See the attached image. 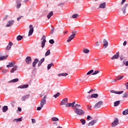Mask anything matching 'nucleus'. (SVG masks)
<instances>
[{"instance_id":"dca6fc26","label":"nucleus","mask_w":128,"mask_h":128,"mask_svg":"<svg viewBox=\"0 0 128 128\" xmlns=\"http://www.w3.org/2000/svg\"><path fill=\"white\" fill-rule=\"evenodd\" d=\"M98 94H94L91 95L90 96H87V98H98Z\"/></svg>"},{"instance_id":"473e14b6","label":"nucleus","mask_w":128,"mask_h":128,"mask_svg":"<svg viewBox=\"0 0 128 128\" xmlns=\"http://www.w3.org/2000/svg\"><path fill=\"white\" fill-rule=\"evenodd\" d=\"M60 96V93L57 92L56 94L54 95V98H58V96Z\"/></svg>"},{"instance_id":"423d86ee","label":"nucleus","mask_w":128,"mask_h":128,"mask_svg":"<svg viewBox=\"0 0 128 128\" xmlns=\"http://www.w3.org/2000/svg\"><path fill=\"white\" fill-rule=\"evenodd\" d=\"M30 30L28 34V36H32V34H34V26L30 24L29 26Z\"/></svg>"},{"instance_id":"a878e982","label":"nucleus","mask_w":128,"mask_h":128,"mask_svg":"<svg viewBox=\"0 0 128 128\" xmlns=\"http://www.w3.org/2000/svg\"><path fill=\"white\" fill-rule=\"evenodd\" d=\"M38 62V59H35L34 62H32V66L33 68H34L36 66V64Z\"/></svg>"},{"instance_id":"4be33fe9","label":"nucleus","mask_w":128,"mask_h":128,"mask_svg":"<svg viewBox=\"0 0 128 128\" xmlns=\"http://www.w3.org/2000/svg\"><path fill=\"white\" fill-rule=\"evenodd\" d=\"M82 52H84V54H90V50L86 48H84L82 49Z\"/></svg>"},{"instance_id":"0e129e2a","label":"nucleus","mask_w":128,"mask_h":128,"mask_svg":"<svg viewBox=\"0 0 128 128\" xmlns=\"http://www.w3.org/2000/svg\"><path fill=\"white\" fill-rule=\"evenodd\" d=\"M126 44H127V42L126 41H124L123 43V46H126Z\"/></svg>"},{"instance_id":"e2e57ef3","label":"nucleus","mask_w":128,"mask_h":128,"mask_svg":"<svg viewBox=\"0 0 128 128\" xmlns=\"http://www.w3.org/2000/svg\"><path fill=\"white\" fill-rule=\"evenodd\" d=\"M87 108L88 110H90L92 108V106H90V105H88Z\"/></svg>"},{"instance_id":"bf43d9fd","label":"nucleus","mask_w":128,"mask_h":128,"mask_svg":"<svg viewBox=\"0 0 128 128\" xmlns=\"http://www.w3.org/2000/svg\"><path fill=\"white\" fill-rule=\"evenodd\" d=\"M10 48H12V47L10 46H7L6 50H10Z\"/></svg>"},{"instance_id":"0eeeda50","label":"nucleus","mask_w":128,"mask_h":128,"mask_svg":"<svg viewBox=\"0 0 128 128\" xmlns=\"http://www.w3.org/2000/svg\"><path fill=\"white\" fill-rule=\"evenodd\" d=\"M118 124V119L116 118H114V121L112 122V128H114V126H116Z\"/></svg>"},{"instance_id":"b1692460","label":"nucleus","mask_w":128,"mask_h":128,"mask_svg":"<svg viewBox=\"0 0 128 128\" xmlns=\"http://www.w3.org/2000/svg\"><path fill=\"white\" fill-rule=\"evenodd\" d=\"M22 117H21L18 118L14 119L13 120L14 122H22Z\"/></svg>"},{"instance_id":"13d9d810","label":"nucleus","mask_w":128,"mask_h":128,"mask_svg":"<svg viewBox=\"0 0 128 128\" xmlns=\"http://www.w3.org/2000/svg\"><path fill=\"white\" fill-rule=\"evenodd\" d=\"M14 72H16V71L14 70L13 68H12L11 69V70H10V72H11L12 74Z\"/></svg>"},{"instance_id":"6e6d98bb","label":"nucleus","mask_w":128,"mask_h":128,"mask_svg":"<svg viewBox=\"0 0 128 128\" xmlns=\"http://www.w3.org/2000/svg\"><path fill=\"white\" fill-rule=\"evenodd\" d=\"M32 124H36V119L32 118Z\"/></svg>"},{"instance_id":"864d4df0","label":"nucleus","mask_w":128,"mask_h":128,"mask_svg":"<svg viewBox=\"0 0 128 128\" xmlns=\"http://www.w3.org/2000/svg\"><path fill=\"white\" fill-rule=\"evenodd\" d=\"M44 108L43 106H38L36 108L37 110H40Z\"/></svg>"},{"instance_id":"79ce46f5","label":"nucleus","mask_w":128,"mask_h":128,"mask_svg":"<svg viewBox=\"0 0 128 128\" xmlns=\"http://www.w3.org/2000/svg\"><path fill=\"white\" fill-rule=\"evenodd\" d=\"M80 122L82 123V124H83V125L86 124V120H84V119H81L80 120Z\"/></svg>"},{"instance_id":"a211bd4d","label":"nucleus","mask_w":128,"mask_h":128,"mask_svg":"<svg viewBox=\"0 0 128 128\" xmlns=\"http://www.w3.org/2000/svg\"><path fill=\"white\" fill-rule=\"evenodd\" d=\"M96 120H92L90 122L88 126H94V124H96Z\"/></svg>"},{"instance_id":"5fc2aeb1","label":"nucleus","mask_w":128,"mask_h":128,"mask_svg":"<svg viewBox=\"0 0 128 128\" xmlns=\"http://www.w3.org/2000/svg\"><path fill=\"white\" fill-rule=\"evenodd\" d=\"M65 106H66V108H70V103L67 102V104Z\"/></svg>"},{"instance_id":"ea45409f","label":"nucleus","mask_w":128,"mask_h":128,"mask_svg":"<svg viewBox=\"0 0 128 128\" xmlns=\"http://www.w3.org/2000/svg\"><path fill=\"white\" fill-rule=\"evenodd\" d=\"M100 74V70H95L93 73L92 74V76H96V74Z\"/></svg>"},{"instance_id":"3c124183","label":"nucleus","mask_w":128,"mask_h":128,"mask_svg":"<svg viewBox=\"0 0 128 128\" xmlns=\"http://www.w3.org/2000/svg\"><path fill=\"white\" fill-rule=\"evenodd\" d=\"M49 42L50 44H54V40L51 39L49 40Z\"/></svg>"},{"instance_id":"4d7b16f0","label":"nucleus","mask_w":128,"mask_h":128,"mask_svg":"<svg viewBox=\"0 0 128 128\" xmlns=\"http://www.w3.org/2000/svg\"><path fill=\"white\" fill-rule=\"evenodd\" d=\"M96 46H100V42H96Z\"/></svg>"},{"instance_id":"8fccbe9b","label":"nucleus","mask_w":128,"mask_h":128,"mask_svg":"<svg viewBox=\"0 0 128 128\" xmlns=\"http://www.w3.org/2000/svg\"><path fill=\"white\" fill-rule=\"evenodd\" d=\"M92 120V117L90 116H87V120Z\"/></svg>"},{"instance_id":"412c9836","label":"nucleus","mask_w":128,"mask_h":128,"mask_svg":"<svg viewBox=\"0 0 128 128\" xmlns=\"http://www.w3.org/2000/svg\"><path fill=\"white\" fill-rule=\"evenodd\" d=\"M14 64H16L14 62H9L8 64L6 66V68H12Z\"/></svg>"},{"instance_id":"603ef678","label":"nucleus","mask_w":128,"mask_h":128,"mask_svg":"<svg viewBox=\"0 0 128 128\" xmlns=\"http://www.w3.org/2000/svg\"><path fill=\"white\" fill-rule=\"evenodd\" d=\"M118 78V80H122L123 78H124V76H120Z\"/></svg>"},{"instance_id":"69168bd1","label":"nucleus","mask_w":128,"mask_h":128,"mask_svg":"<svg viewBox=\"0 0 128 128\" xmlns=\"http://www.w3.org/2000/svg\"><path fill=\"white\" fill-rule=\"evenodd\" d=\"M8 46H11L12 47V42H9Z\"/></svg>"},{"instance_id":"2f4dec72","label":"nucleus","mask_w":128,"mask_h":128,"mask_svg":"<svg viewBox=\"0 0 128 128\" xmlns=\"http://www.w3.org/2000/svg\"><path fill=\"white\" fill-rule=\"evenodd\" d=\"M120 100L116 101L114 102V106H118L120 105Z\"/></svg>"},{"instance_id":"c756f323","label":"nucleus","mask_w":128,"mask_h":128,"mask_svg":"<svg viewBox=\"0 0 128 128\" xmlns=\"http://www.w3.org/2000/svg\"><path fill=\"white\" fill-rule=\"evenodd\" d=\"M52 66H54V63L52 62L48 65V67H47L48 70H50V68H52Z\"/></svg>"},{"instance_id":"2eb2a0df","label":"nucleus","mask_w":128,"mask_h":128,"mask_svg":"<svg viewBox=\"0 0 128 128\" xmlns=\"http://www.w3.org/2000/svg\"><path fill=\"white\" fill-rule=\"evenodd\" d=\"M103 46L104 48H106L108 46V42L106 39H104L103 40Z\"/></svg>"},{"instance_id":"ddd939ff","label":"nucleus","mask_w":128,"mask_h":128,"mask_svg":"<svg viewBox=\"0 0 128 128\" xmlns=\"http://www.w3.org/2000/svg\"><path fill=\"white\" fill-rule=\"evenodd\" d=\"M28 98H30V94H26V95L22 96L20 98V100H21L22 102H26V100H28Z\"/></svg>"},{"instance_id":"bb28decb","label":"nucleus","mask_w":128,"mask_h":128,"mask_svg":"<svg viewBox=\"0 0 128 128\" xmlns=\"http://www.w3.org/2000/svg\"><path fill=\"white\" fill-rule=\"evenodd\" d=\"M53 15L54 12H52V11L50 12L47 16L48 20H50V18H52V16Z\"/></svg>"},{"instance_id":"393cba45","label":"nucleus","mask_w":128,"mask_h":128,"mask_svg":"<svg viewBox=\"0 0 128 128\" xmlns=\"http://www.w3.org/2000/svg\"><path fill=\"white\" fill-rule=\"evenodd\" d=\"M44 62V58H42L38 62V67L40 68V66H42V64Z\"/></svg>"},{"instance_id":"f3484780","label":"nucleus","mask_w":128,"mask_h":128,"mask_svg":"<svg viewBox=\"0 0 128 128\" xmlns=\"http://www.w3.org/2000/svg\"><path fill=\"white\" fill-rule=\"evenodd\" d=\"M28 84H22L21 86H18V88L20 89L28 88Z\"/></svg>"},{"instance_id":"9b49d317","label":"nucleus","mask_w":128,"mask_h":128,"mask_svg":"<svg viewBox=\"0 0 128 128\" xmlns=\"http://www.w3.org/2000/svg\"><path fill=\"white\" fill-rule=\"evenodd\" d=\"M110 92H111V94H124V91L118 92L114 90H111Z\"/></svg>"},{"instance_id":"f03ea898","label":"nucleus","mask_w":128,"mask_h":128,"mask_svg":"<svg viewBox=\"0 0 128 128\" xmlns=\"http://www.w3.org/2000/svg\"><path fill=\"white\" fill-rule=\"evenodd\" d=\"M76 31H74L72 32V34L68 38L67 42H70L71 40H72L76 37Z\"/></svg>"},{"instance_id":"774afa93","label":"nucleus","mask_w":128,"mask_h":128,"mask_svg":"<svg viewBox=\"0 0 128 128\" xmlns=\"http://www.w3.org/2000/svg\"><path fill=\"white\" fill-rule=\"evenodd\" d=\"M18 112H22V108H20V107H18Z\"/></svg>"},{"instance_id":"052dcab7","label":"nucleus","mask_w":128,"mask_h":128,"mask_svg":"<svg viewBox=\"0 0 128 128\" xmlns=\"http://www.w3.org/2000/svg\"><path fill=\"white\" fill-rule=\"evenodd\" d=\"M126 0H122V2H121V5L124 4V2H126Z\"/></svg>"},{"instance_id":"c03bdc74","label":"nucleus","mask_w":128,"mask_h":128,"mask_svg":"<svg viewBox=\"0 0 128 128\" xmlns=\"http://www.w3.org/2000/svg\"><path fill=\"white\" fill-rule=\"evenodd\" d=\"M54 32V26H52V30L50 34H53Z\"/></svg>"},{"instance_id":"58836bf2","label":"nucleus","mask_w":128,"mask_h":128,"mask_svg":"<svg viewBox=\"0 0 128 128\" xmlns=\"http://www.w3.org/2000/svg\"><path fill=\"white\" fill-rule=\"evenodd\" d=\"M16 40H22V36L20 35H18L16 37Z\"/></svg>"},{"instance_id":"cd10ccee","label":"nucleus","mask_w":128,"mask_h":128,"mask_svg":"<svg viewBox=\"0 0 128 128\" xmlns=\"http://www.w3.org/2000/svg\"><path fill=\"white\" fill-rule=\"evenodd\" d=\"M18 82V78H16L15 79H13L10 81H8L9 84L10 82Z\"/></svg>"},{"instance_id":"09e8293b","label":"nucleus","mask_w":128,"mask_h":128,"mask_svg":"<svg viewBox=\"0 0 128 128\" xmlns=\"http://www.w3.org/2000/svg\"><path fill=\"white\" fill-rule=\"evenodd\" d=\"M128 92H125L123 94L122 98H128Z\"/></svg>"},{"instance_id":"1a4fd4ad","label":"nucleus","mask_w":128,"mask_h":128,"mask_svg":"<svg viewBox=\"0 0 128 128\" xmlns=\"http://www.w3.org/2000/svg\"><path fill=\"white\" fill-rule=\"evenodd\" d=\"M14 23V20H10L7 22L6 27V28H10V26H12V24Z\"/></svg>"},{"instance_id":"6e6552de","label":"nucleus","mask_w":128,"mask_h":128,"mask_svg":"<svg viewBox=\"0 0 128 128\" xmlns=\"http://www.w3.org/2000/svg\"><path fill=\"white\" fill-rule=\"evenodd\" d=\"M68 102V98H64L61 100L60 102V106H66Z\"/></svg>"},{"instance_id":"f257e3e1","label":"nucleus","mask_w":128,"mask_h":128,"mask_svg":"<svg viewBox=\"0 0 128 128\" xmlns=\"http://www.w3.org/2000/svg\"><path fill=\"white\" fill-rule=\"evenodd\" d=\"M74 112L78 114V116H84L86 112L80 108H76L74 110Z\"/></svg>"},{"instance_id":"6ab92c4d","label":"nucleus","mask_w":128,"mask_h":128,"mask_svg":"<svg viewBox=\"0 0 128 128\" xmlns=\"http://www.w3.org/2000/svg\"><path fill=\"white\" fill-rule=\"evenodd\" d=\"M22 2V0H17L16 2V8H20V6H22V4H20Z\"/></svg>"},{"instance_id":"4468645a","label":"nucleus","mask_w":128,"mask_h":128,"mask_svg":"<svg viewBox=\"0 0 128 128\" xmlns=\"http://www.w3.org/2000/svg\"><path fill=\"white\" fill-rule=\"evenodd\" d=\"M128 4H126L122 8V11L124 14H126V8H128Z\"/></svg>"},{"instance_id":"e433bc0d","label":"nucleus","mask_w":128,"mask_h":128,"mask_svg":"<svg viewBox=\"0 0 128 128\" xmlns=\"http://www.w3.org/2000/svg\"><path fill=\"white\" fill-rule=\"evenodd\" d=\"M52 122H58V118L56 117H52Z\"/></svg>"},{"instance_id":"39448f33","label":"nucleus","mask_w":128,"mask_h":128,"mask_svg":"<svg viewBox=\"0 0 128 128\" xmlns=\"http://www.w3.org/2000/svg\"><path fill=\"white\" fill-rule=\"evenodd\" d=\"M41 40H42L41 43L42 48H44V46H46V36H42Z\"/></svg>"},{"instance_id":"338daca9","label":"nucleus","mask_w":128,"mask_h":128,"mask_svg":"<svg viewBox=\"0 0 128 128\" xmlns=\"http://www.w3.org/2000/svg\"><path fill=\"white\" fill-rule=\"evenodd\" d=\"M126 88H127V90H128V82H126L125 84Z\"/></svg>"},{"instance_id":"aec40b11","label":"nucleus","mask_w":128,"mask_h":128,"mask_svg":"<svg viewBox=\"0 0 128 128\" xmlns=\"http://www.w3.org/2000/svg\"><path fill=\"white\" fill-rule=\"evenodd\" d=\"M8 55H6L5 56H2L0 54V62L2 60H6L8 58Z\"/></svg>"},{"instance_id":"5701e85b","label":"nucleus","mask_w":128,"mask_h":128,"mask_svg":"<svg viewBox=\"0 0 128 128\" xmlns=\"http://www.w3.org/2000/svg\"><path fill=\"white\" fill-rule=\"evenodd\" d=\"M106 2H103L100 4L99 6V8H106Z\"/></svg>"},{"instance_id":"49530a36","label":"nucleus","mask_w":128,"mask_h":128,"mask_svg":"<svg viewBox=\"0 0 128 128\" xmlns=\"http://www.w3.org/2000/svg\"><path fill=\"white\" fill-rule=\"evenodd\" d=\"M120 60L122 62V60H124V55L123 54H121L120 56Z\"/></svg>"},{"instance_id":"4c0bfd02","label":"nucleus","mask_w":128,"mask_h":128,"mask_svg":"<svg viewBox=\"0 0 128 128\" xmlns=\"http://www.w3.org/2000/svg\"><path fill=\"white\" fill-rule=\"evenodd\" d=\"M126 60L124 59L122 62V64L121 65V66H126Z\"/></svg>"},{"instance_id":"72a5a7b5","label":"nucleus","mask_w":128,"mask_h":128,"mask_svg":"<svg viewBox=\"0 0 128 128\" xmlns=\"http://www.w3.org/2000/svg\"><path fill=\"white\" fill-rule=\"evenodd\" d=\"M50 50H48L45 54V56H50Z\"/></svg>"},{"instance_id":"680f3d73","label":"nucleus","mask_w":128,"mask_h":128,"mask_svg":"<svg viewBox=\"0 0 128 128\" xmlns=\"http://www.w3.org/2000/svg\"><path fill=\"white\" fill-rule=\"evenodd\" d=\"M22 18V16H20L18 17V18H17V20H18V22H20V18Z\"/></svg>"},{"instance_id":"de8ad7c7","label":"nucleus","mask_w":128,"mask_h":128,"mask_svg":"<svg viewBox=\"0 0 128 128\" xmlns=\"http://www.w3.org/2000/svg\"><path fill=\"white\" fill-rule=\"evenodd\" d=\"M17 68H18V66L17 65H15V66L14 65L13 70L16 72V70Z\"/></svg>"},{"instance_id":"f8f14e48","label":"nucleus","mask_w":128,"mask_h":128,"mask_svg":"<svg viewBox=\"0 0 128 128\" xmlns=\"http://www.w3.org/2000/svg\"><path fill=\"white\" fill-rule=\"evenodd\" d=\"M120 58V52H117L111 58V60H118Z\"/></svg>"},{"instance_id":"37998d69","label":"nucleus","mask_w":128,"mask_h":128,"mask_svg":"<svg viewBox=\"0 0 128 128\" xmlns=\"http://www.w3.org/2000/svg\"><path fill=\"white\" fill-rule=\"evenodd\" d=\"M72 18H78V14H74L72 16Z\"/></svg>"},{"instance_id":"7c9ffc66","label":"nucleus","mask_w":128,"mask_h":128,"mask_svg":"<svg viewBox=\"0 0 128 128\" xmlns=\"http://www.w3.org/2000/svg\"><path fill=\"white\" fill-rule=\"evenodd\" d=\"M68 74L67 73H61L58 74V76H66Z\"/></svg>"},{"instance_id":"c9c22d12","label":"nucleus","mask_w":128,"mask_h":128,"mask_svg":"<svg viewBox=\"0 0 128 128\" xmlns=\"http://www.w3.org/2000/svg\"><path fill=\"white\" fill-rule=\"evenodd\" d=\"M81 106H80V104H76L74 106V110H76V108H80Z\"/></svg>"},{"instance_id":"c85d7f7f","label":"nucleus","mask_w":128,"mask_h":128,"mask_svg":"<svg viewBox=\"0 0 128 128\" xmlns=\"http://www.w3.org/2000/svg\"><path fill=\"white\" fill-rule=\"evenodd\" d=\"M8 110V106H4L2 109V110L3 112H6V111Z\"/></svg>"},{"instance_id":"f704fd0d","label":"nucleus","mask_w":128,"mask_h":128,"mask_svg":"<svg viewBox=\"0 0 128 128\" xmlns=\"http://www.w3.org/2000/svg\"><path fill=\"white\" fill-rule=\"evenodd\" d=\"M122 114L124 116H126V114H128V109H126L125 110L123 111Z\"/></svg>"},{"instance_id":"a18cd8bd","label":"nucleus","mask_w":128,"mask_h":128,"mask_svg":"<svg viewBox=\"0 0 128 128\" xmlns=\"http://www.w3.org/2000/svg\"><path fill=\"white\" fill-rule=\"evenodd\" d=\"M70 104V106H72V108H74V104H76V101H74L72 102Z\"/></svg>"},{"instance_id":"a19ab883","label":"nucleus","mask_w":128,"mask_h":128,"mask_svg":"<svg viewBox=\"0 0 128 128\" xmlns=\"http://www.w3.org/2000/svg\"><path fill=\"white\" fill-rule=\"evenodd\" d=\"M94 70H90L89 72H87V76H89V74H94Z\"/></svg>"},{"instance_id":"20e7f679","label":"nucleus","mask_w":128,"mask_h":128,"mask_svg":"<svg viewBox=\"0 0 128 128\" xmlns=\"http://www.w3.org/2000/svg\"><path fill=\"white\" fill-rule=\"evenodd\" d=\"M102 104H104V102L100 100L94 105V108L95 110H98V108H101L102 106Z\"/></svg>"},{"instance_id":"9d476101","label":"nucleus","mask_w":128,"mask_h":128,"mask_svg":"<svg viewBox=\"0 0 128 128\" xmlns=\"http://www.w3.org/2000/svg\"><path fill=\"white\" fill-rule=\"evenodd\" d=\"M26 62L27 64H32V58L28 56L26 58Z\"/></svg>"},{"instance_id":"7ed1b4c3","label":"nucleus","mask_w":128,"mask_h":128,"mask_svg":"<svg viewBox=\"0 0 128 128\" xmlns=\"http://www.w3.org/2000/svg\"><path fill=\"white\" fill-rule=\"evenodd\" d=\"M46 104V95H44V96L40 100V106H44Z\"/></svg>"}]
</instances>
